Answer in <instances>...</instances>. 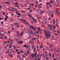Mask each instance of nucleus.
Listing matches in <instances>:
<instances>
[{
    "label": "nucleus",
    "mask_w": 60,
    "mask_h": 60,
    "mask_svg": "<svg viewBox=\"0 0 60 60\" xmlns=\"http://www.w3.org/2000/svg\"><path fill=\"white\" fill-rule=\"evenodd\" d=\"M1 33H3L4 34H6V32H4V31H2L1 32Z\"/></svg>",
    "instance_id": "4be33fe9"
},
{
    "label": "nucleus",
    "mask_w": 60,
    "mask_h": 60,
    "mask_svg": "<svg viewBox=\"0 0 60 60\" xmlns=\"http://www.w3.org/2000/svg\"><path fill=\"white\" fill-rule=\"evenodd\" d=\"M58 13L59 14L60 13V11H58Z\"/></svg>",
    "instance_id": "5fc2aeb1"
},
{
    "label": "nucleus",
    "mask_w": 60,
    "mask_h": 60,
    "mask_svg": "<svg viewBox=\"0 0 60 60\" xmlns=\"http://www.w3.org/2000/svg\"><path fill=\"white\" fill-rule=\"evenodd\" d=\"M52 27H53V26H52V25H51L50 26L51 28H52Z\"/></svg>",
    "instance_id": "09e8293b"
},
{
    "label": "nucleus",
    "mask_w": 60,
    "mask_h": 60,
    "mask_svg": "<svg viewBox=\"0 0 60 60\" xmlns=\"http://www.w3.org/2000/svg\"><path fill=\"white\" fill-rule=\"evenodd\" d=\"M38 30H41V28H38Z\"/></svg>",
    "instance_id": "c03bdc74"
},
{
    "label": "nucleus",
    "mask_w": 60,
    "mask_h": 60,
    "mask_svg": "<svg viewBox=\"0 0 60 60\" xmlns=\"http://www.w3.org/2000/svg\"><path fill=\"white\" fill-rule=\"evenodd\" d=\"M41 56H44V54H43L42 55H41Z\"/></svg>",
    "instance_id": "4d7b16f0"
},
{
    "label": "nucleus",
    "mask_w": 60,
    "mask_h": 60,
    "mask_svg": "<svg viewBox=\"0 0 60 60\" xmlns=\"http://www.w3.org/2000/svg\"><path fill=\"white\" fill-rule=\"evenodd\" d=\"M36 28H34V30L35 31H36Z\"/></svg>",
    "instance_id": "5701e85b"
},
{
    "label": "nucleus",
    "mask_w": 60,
    "mask_h": 60,
    "mask_svg": "<svg viewBox=\"0 0 60 60\" xmlns=\"http://www.w3.org/2000/svg\"><path fill=\"white\" fill-rule=\"evenodd\" d=\"M22 11L23 13H25L26 12V11Z\"/></svg>",
    "instance_id": "37998d69"
},
{
    "label": "nucleus",
    "mask_w": 60,
    "mask_h": 60,
    "mask_svg": "<svg viewBox=\"0 0 60 60\" xmlns=\"http://www.w3.org/2000/svg\"><path fill=\"white\" fill-rule=\"evenodd\" d=\"M5 12H3V15H5Z\"/></svg>",
    "instance_id": "3c124183"
},
{
    "label": "nucleus",
    "mask_w": 60,
    "mask_h": 60,
    "mask_svg": "<svg viewBox=\"0 0 60 60\" xmlns=\"http://www.w3.org/2000/svg\"><path fill=\"white\" fill-rule=\"evenodd\" d=\"M4 33H2V34L1 33L0 34V36H3V35H4Z\"/></svg>",
    "instance_id": "9b49d317"
},
{
    "label": "nucleus",
    "mask_w": 60,
    "mask_h": 60,
    "mask_svg": "<svg viewBox=\"0 0 60 60\" xmlns=\"http://www.w3.org/2000/svg\"><path fill=\"white\" fill-rule=\"evenodd\" d=\"M47 33H51V32H50L49 31H47Z\"/></svg>",
    "instance_id": "de8ad7c7"
},
{
    "label": "nucleus",
    "mask_w": 60,
    "mask_h": 60,
    "mask_svg": "<svg viewBox=\"0 0 60 60\" xmlns=\"http://www.w3.org/2000/svg\"><path fill=\"white\" fill-rule=\"evenodd\" d=\"M30 27L31 28H32L33 27V26H32V25L30 26Z\"/></svg>",
    "instance_id": "6e6d98bb"
},
{
    "label": "nucleus",
    "mask_w": 60,
    "mask_h": 60,
    "mask_svg": "<svg viewBox=\"0 0 60 60\" xmlns=\"http://www.w3.org/2000/svg\"><path fill=\"white\" fill-rule=\"evenodd\" d=\"M30 33H31V34H32V33H33V31H32V30H31L30 31Z\"/></svg>",
    "instance_id": "4c0bfd02"
},
{
    "label": "nucleus",
    "mask_w": 60,
    "mask_h": 60,
    "mask_svg": "<svg viewBox=\"0 0 60 60\" xmlns=\"http://www.w3.org/2000/svg\"><path fill=\"white\" fill-rule=\"evenodd\" d=\"M8 34H10V33H11L10 31H8Z\"/></svg>",
    "instance_id": "0e129e2a"
},
{
    "label": "nucleus",
    "mask_w": 60,
    "mask_h": 60,
    "mask_svg": "<svg viewBox=\"0 0 60 60\" xmlns=\"http://www.w3.org/2000/svg\"><path fill=\"white\" fill-rule=\"evenodd\" d=\"M31 6H34V4L33 3H32L31 4Z\"/></svg>",
    "instance_id": "58836bf2"
},
{
    "label": "nucleus",
    "mask_w": 60,
    "mask_h": 60,
    "mask_svg": "<svg viewBox=\"0 0 60 60\" xmlns=\"http://www.w3.org/2000/svg\"><path fill=\"white\" fill-rule=\"evenodd\" d=\"M27 52L28 54H30V52H28V51H27Z\"/></svg>",
    "instance_id": "2f4dec72"
},
{
    "label": "nucleus",
    "mask_w": 60,
    "mask_h": 60,
    "mask_svg": "<svg viewBox=\"0 0 60 60\" xmlns=\"http://www.w3.org/2000/svg\"><path fill=\"white\" fill-rule=\"evenodd\" d=\"M17 23H18V21H17V22H16V23H15V25H18Z\"/></svg>",
    "instance_id": "f8f14e48"
},
{
    "label": "nucleus",
    "mask_w": 60,
    "mask_h": 60,
    "mask_svg": "<svg viewBox=\"0 0 60 60\" xmlns=\"http://www.w3.org/2000/svg\"><path fill=\"white\" fill-rule=\"evenodd\" d=\"M24 23H26V22H27V21H26V20H24Z\"/></svg>",
    "instance_id": "9d476101"
},
{
    "label": "nucleus",
    "mask_w": 60,
    "mask_h": 60,
    "mask_svg": "<svg viewBox=\"0 0 60 60\" xmlns=\"http://www.w3.org/2000/svg\"><path fill=\"white\" fill-rule=\"evenodd\" d=\"M17 15L19 16H20V15H21V14L20 13H18L17 14Z\"/></svg>",
    "instance_id": "cd10ccee"
},
{
    "label": "nucleus",
    "mask_w": 60,
    "mask_h": 60,
    "mask_svg": "<svg viewBox=\"0 0 60 60\" xmlns=\"http://www.w3.org/2000/svg\"><path fill=\"white\" fill-rule=\"evenodd\" d=\"M15 4H17V5H19V4H18V3H15Z\"/></svg>",
    "instance_id": "a19ab883"
},
{
    "label": "nucleus",
    "mask_w": 60,
    "mask_h": 60,
    "mask_svg": "<svg viewBox=\"0 0 60 60\" xmlns=\"http://www.w3.org/2000/svg\"><path fill=\"white\" fill-rule=\"evenodd\" d=\"M31 43L32 44H33V43H34V41H32L31 42Z\"/></svg>",
    "instance_id": "774afa93"
},
{
    "label": "nucleus",
    "mask_w": 60,
    "mask_h": 60,
    "mask_svg": "<svg viewBox=\"0 0 60 60\" xmlns=\"http://www.w3.org/2000/svg\"><path fill=\"white\" fill-rule=\"evenodd\" d=\"M51 2L52 3H54V1H53V0H51Z\"/></svg>",
    "instance_id": "8fccbe9b"
},
{
    "label": "nucleus",
    "mask_w": 60,
    "mask_h": 60,
    "mask_svg": "<svg viewBox=\"0 0 60 60\" xmlns=\"http://www.w3.org/2000/svg\"><path fill=\"white\" fill-rule=\"evenodd\" d=\"M53 23L54 24H55V23H56V22H55V19H53Z\"/></svg>",
    "instance_id": "4468645a"
},
{
    "label": "nucleus",
    "mask_w": 60,
    "mask_h": 60,
    "mask_svg": "<svg viewBox=\"0 0 60 60\" xmlns=\"http://www.w3.org/2000/svg\"><path fill=\"white\" fill-rule=\"evenodd\" d=\"M25 24L26 25H29V23L28 22H27L25 23Z\"/></svg>",
    "instance_id": "2eb2a0df"
},
{
    "label": "nucleus",
    "mask_w": 60,
    "mask_h": 60,
    "mask_svg": "<svg viewBox=\"0 0 60 60\" xmlns=\"http://www.w3.org/2000/svg\"><path fill=\"white\" fill-rule=\"evenodd\" d=\"M28 34L29 35H31V33H29Z\"/></svg>",
    "instance_id": "052dcab7"
},
{
    "label": "nucleus",
    "mask_w": 60,
    "mask_h": 60,
    "mask_svg": "<svg viewBox=\"0 0 60 60\" xmlns=\"http://www.w3.org/2000/svg\"><path fill=\"white\" fill-rule=\"evenodd\" d=\"M5 21H7V19L6 18H5Z\"/></svg>",
    "instance_id": "a18cd8bd"
},
{
    "label": "nucleus",
    "mask_w": 60,
    "mask_h": 60,
    "mask_svg": "<svg viewBox=\"0 0 60 60\" xmlns=\"http://www.w3.org/2000/svg\"><path fill=\"white\" fill-rule=\"evenodd\" d=\"M51 15H52V14H54V13L53 11H49Z\"/></svg>",
    "instance_id": "20e7f679"
},
{
    "label": "nucleus",
    "mask_w": 60,
    "mask_h": 60,
    "mask_svg": "<svg viewBox=\"0 0 60 60\" xmlns=\"http://www.w3.org/2000/svg\"><path fill=\"white\" fill-rule=\"evenodd\" d=\"M39 47H40V48H42V46H39Z\"/></svg>",
    "instance_id": "bf43d9fd"
},
{
    "label": "nucleus",
    "mask_w": 60,
    "mask_h": 60,
    "mask_svg": "<svg viewBox=\"0 0 60 60\" xmlns=\"http://www.w3.org/2000/svg\"><path fill=\"white\" fill-rule=\"evenodd\" d=\"M23 34V33L22 32L21 33V35H22V34Z\"/></svg>",
    "instance_id": "ea45409f"
},
{
    "label": "nucleus",
    "mask_w": 60,
    "mask_h": 60,
    "mask_svg": "<svg viewBox=\"0 0 60 60\" xmlns=\"http://www.w3.org/2000/svg\"><path fill=\"white\" fill-rule=\"evenodd\" d=\"M54 56H55V55H54V54H52V57L53 58H54Z\"/></svg>",
    "instance_id": "72a5a7b5"
},
{
    "label": "nucleus",
    "mask_w": 60,
    "mask_h": 60,
    "mask_svg": "<svg viewBox=\"0 0 60 60\" xmlns=\"http://www.w3.org/2000/svg\"><path fill=\"white\" fill-rule=\"evenodd\" d=\"M12 47V45H10L9 47V49H11V47Z\"/></svg>",
    "instance_id": "a878e982"
},
{
    "label": "nucleus",
    "mask_w": 60,
    "mask_h": 60,
    "mask_svg": "<svg viewBox=\"0 0 60 60\" xmlns=\"http://www.w3.org/2000/svg\"><path fill=\"white\" fill-rule=\"evenodd\" d=\"M57 33H58V34H60V32H59V31H58V30L57 31Z\"/></svg>",
    "instance_id": "69168bd1"
},
{
    "label": "nucleus",
    "mask_w": 60,
    "mask_h": 60,
    "mask_svg": "<svg viewBox=\"0 0 60 60\" xmlns=\"http://www.w3.org/2000/svg\"><path fill=\"white\" fill-rule=\"evenodd\" d=\"M34 22L35 23H37V21H36V20H35L34 21Z\"/></svg>",
    "instance_id": "680f3d73"
},
{
    "label": "nucleus",
    "mask_w": 60,
    "mask_h": 60,
    "mask_svg": "<svg viewBox=\"0 0 60 60\" xmlns=\"http://www.w3.org/2000/svg\"><path fill=\"white\" fill-rule=\"evenodd\" d=\"M59 53L56 52H55V54L56 55V56H57V55H58V54H59Z\"/></svg>",
    "instance_id": "0eeeda50"
},
{
    "label": "nucleus",
    "mask_w": 60,
    "mask_h": 60,
    "mask_svg": "<svg viewBox=\"0 0 60 60\" xmlns=\"http://www.w3.org/2000/svg\"><path fill=\"white\" fill-rule=\"evenodd\" d=\"M56 26H53V28L54 29V28H56Z\"/></svg>",
    "instance_id": "e433bc0d"
},
{
    "label": "nucleus",
    "mask_w": 60,
    "mask_h": 60,
    "mask_svg": "<svg viewBox=\"0 0 60 60\" xmlns=\"http://www.w3.org/2000/svg\"><path fill=\"white\" fill-rule=\"evenodd\" d=\"M12 8H9V10H11V11H12Z\"/></svg>",
    "instance_id": "dca6fc26"
},
{
    "label": "nucleus",
    "mask_w": 60,
    "mask_h": 60,
    "mask_svg": "<svg viewBox=\"0 0 60 60\" xmlns=\"http://www.w3.org/2000/svg\"><path fill=\"white\" fill-rule=\"evenodd\" d=\"M19 35H20V36H21V35L20 34H17V35H18V36H19Z\"/></svg>",
    "instance_id": "79ce46f5"
},
{
    "label": "nucleus",
    "mask_w": 60,
    "mask_h": 60,
    "mask_svg": "<svg viewBox=\"0 0 60 60\" xmlns=\"http://www.w3.org/2000/svg\"><path fill=\"white\" fill-rule=\"evenodd\" d=\"M6 18L7 19H8V16H6Z\"/></svg>",
    "instance_id": "864d4df0"
},
{
    "label": "nucleus",
    "mask_w": 60,
    "mask_h": 60,
    "mask_svg": "<svg viewBox=\"0 0 60 60\" xmlns=\"http://www.w3.org/2000/svg\"><path fill=\"white\" fill-rule=\"evenodd\" d=\"M31 7H30L28 8V10H29L30 9H31Z\"/></svg>",
    "instance_id": "e2e57ef3"
},
{
    "label": "nucleus",
    "mask_w": 60,
    "mask_h": 60,
    "mask_svg": "<svg viewBox=\"0 0 60 60\" xmlns=\"http://www.w3.org/2000/svg\"><path fill=\"white\" fill-rule=\"evenodd\" d=\"M46 37V38H47V39H49V37H51V35L50 34H48V33H46L45 34Z\"/></svg>",
    "instance_id": "f257e3e1"
},
{
    "label": "nucleus",
    "mask_w": 60,
    "mask_h": 60,
    "mask_svg": "<svg viewBox=\"0 0 60 60\" xmlns=\"http://www.w3.org/2000/svg\"><path fill=\"white\" fill-rule=\"evenodd\" d=\"M20 55H19L17 56V58H19V57H20Z\"/></svg>",
    "instance_id": "b1692460"
},
{
    "label": "nucleus",
    "mask_w": 60,
    "mask_h": 60,
    "mask_svg": "<svg viewBox=\"0 0 60 60\" xmlns=\"http://www.w3.org/2000/svg\"><path fill=\"white\" fill-rule=\"evenodd\" d=\"M11 53H9V56H10L11 57H13V56L11 55Z\"/></svg>",
    "instance_id": "39448f33"
},
{
    "label": "nucleus",
    "mask_w": 60,
    "mask_h": 60,
    "mask_svg": "<svg viewBox=\"0 0 60 60\" xmlns=\"http://www.w3.org/2000/svg\"><path fill=\"white\" fill-rule=\"evenodd\" d=\"M42 12L41 10L39 11H38V13L40 15H42Z\"/></svg>",
    "instance_id": "f03ea898"
},
{
    "label": "nucleus",
    "mask_w": 60,
    "mask_h": 60,
    "mask_svg": "<svg viewBox=\"0 0 60 60\" xmlns=\"http://www.w3.org/2000/svg\"><path fill=\"white\" fill-rule=\"evenodd\" d=\"M20 53V52H17V55H19Z\"/></svg>",
    "instance_id": "aec40b11"
},
{
    "label": "nucleus",
    "mask_w": 60,
    "mask_h": 60,
    "mask_svg": "<svg viewBox=\"0 0 60 60\" xmlns=\"http://www.w3.org/2000/svg\"><path fill=\"white\" fill-rule=\"evenodd\" d=\"M10 45H12L13 44V43L12 42H10Z\"/></svg>",
    "instance_id": "bb28decb"
},
{
    "label": "nucleus",
    "mask_w": 60,
    "mask_h": 60,
    "mask_svg": "<svg viewBox=\"0 0 60 60\" xmlns=\"http://www.w3.org/2000/svg\"><path fill=\"white\" fill-rule=\"evenodd\" d=\"M23 18H22V17L21 16H20L19 17V19H23Z\"/></svg>",
    "instance_id": "6ab92c4d"
},
{
    "label": "nucleus",
    "mask_w": 60,
    "mask_h": 60,
    "mask_svg": "<svg viewBox=\"0 0 60 60\" xmlns=\"http://www.w3.org/2000/svg\"><path fill=\"white\" fill-rule=\"evenodd\" d=\"M16 52H18V49H16Z\"/></svg>",
    "instance_id": "338daca9"
},
{
    "label": "nucleus",
    "mask_w": 60,
    "mask_h": 60,
    "mask_svg": "<svg viewBox=\"0 0 60 60\" xmlns=\"http://www.w3.org/2000/svg\"><path fill=\"white\" fill-rule=\"evenodd\" d=\"M34 54H35V57H37L38 56V54L36 55V52Z\"/></svg>",
    "instance_id": "423d86ee"
},
{
    "label": "nucleus",
    "mask_w": 60,
    "mask_h": 60,
    "mask_svg": "<svg viewBox=\"0 0 60 60\" xmlns=\"http://www.w3.org/2000/svg\"><path fill=\"white\" fill-rule=\"evenodd\" d=\"M49 46L51 48H52V45H51V44Z\"/></svg>",
    "instance_id": "a211bd4d"
},
{
    "label": "nucleus",
    "mask_w": 60,
    "mask_h": 60,
    "mask_svg": "<svg viewBox=\"0 0 60 60\" xmlns=\"http://www.w3.org/2000/svg\"><path fill=\"white\" fill-rule=\"evenodd\" d=\"M39 6H38V7L39 9H41V6H40V5H38Z\"/></svg>",
    "instance_id": "c756f323"
},
{
    "label": "nucleus",
    "mask_w": 60,
    "mask_h": 60,
    "mask_svg": "<svg viewBox=\"0 0 60 60\" xmlns=\"http://www.w3.org/2000/svg\"><path fill=\"white\" fill-rule=\"evenodd\" d=\"M33 20L34 21H35V18H33Z\"/></svg>",
    "instance_id": "f704fd0d"
},
{
    "label": "nucleus",
    "mask_w": 60,
    "mask_h": 60,
    "mask_svg": "<svg viewBox=\"0 0 60 60\" xmlns=\"http://www.w3.org/2000/svg\"><path fill=\"white\" fill-rule=\"evenodd\" d=\"M39 30H37V34H38V33H39Z\"/></svg>",
    "instance_id": "412c9836"
},
{
    "label": "nucleus",
    "mask_w": 60,
    "mask_h": 60,
    "mask_svg": "<svg viewBox=\"0 0 60 60\" xmlns=\"http://www.w3.org/2000/svg\"><path fill=\"white\" fill-rule=\"evenodd\" d=\"M28 16L29 17H32V15H28Z\"/></svg>",
    "instance_id": "473e14b6"
},
{
    "label": "nucleus",
    "mask_w": 60,
    "mask_h": 60,
    "mask_svg": "<svg viewBox=\"0 0 60 60\" xmlns=\"http://www.w3.org/2000/svg\"><path fill=\"white\" fill-rule=\"evenodd\" d=\"M46 5H49V3H46Z\"/></svg>",
    "instance_id": "c9c22d12"
},
{
    "label": "nucleus",
    "mask_w": 60,
    "mask_h": 60,
    "mask_svg": "<svg viewBox=\"0 0 60 60\" xmlns=\"http://www.w3.org/2000/svg\"><path fill=\"white\" fill-rule=\"evenodd\" d=\"M24 46H22L23 47H25L26 48H28V47L29 46H27L26 45H24Z\"/></svg>",
    "instance_id": "7ed1b4c3"
},
{
    "label": "nucleus",
    "mask_w": 60,
    "mask_h": 60,
    "mask_svg": "<svg viewBox=\"0 0 60 60\" xmlns=\"http://www.w3.org/2000/svg\"><path fill=\"white\" fill-rule=\"evenodd\" d=\"M36 4H38L39 2H38L37 1H36Z\"/></svg>",
    "instance_id": "7c9ffc66"
},
{
    "label": "nucleus",
    "mask_w": 60,
    "mask_h": 60,
    "mask_svg": "<svg viewBox=\"0 0 60 60\" xmlns=\"http://www.w3.org/2000/svg\"><path fill=\"white\" fill-rule=\"evenodd\" d=\"M11 51V50L10 49H9L8 50V52L9 54H10V51Z\"/></svg>",
    "instance_id": "ddd939ff"
},
{
    "label": "nucleus",
    "mask_w": 60,
    "mask_h": 60,
    "mask_svg": "<svg viewBox=\"0 0 60 60\" xmlns=\"http://www.w3.org/2000/svg\"><path fill=\"white\" fill-rule=\"evenodd\" d=\"M36 39V38H33V40H35Z\"/></svg>",
    "instance_id": "49530a36"
},
{
    "label": "nucleus",
    "mask_w": 60,
    "mask_h": 60,
    "mask_svg": "<svg viewBox=\"0 0 60 60\" xmlns=\"http://www.w3.org/2000/svg\"><path fill=\"white\" fill-rule=\"evenodd\" d=\"M4 19V18H0V20H2V19Z\"/></svg>",
    "instance_id": "603ef678"
},
{
    "label": "nucleus",
    "mask_w": 60,
    "mask_h": 60,
    "mask_svg": "<svg viewBox=\"0 0 60 60\" xmlns=\"http://www.w3.org/2000/svg\"><path fill=\"white\" fill-rule=\"evenodd\" d=\"M32 56V57H34V56H35V54L34 53V54H32V55H31Z\"/></svg>",
    "instance_id": "f3484780"
},
{
    "label": "nucleus",
    "mask_w": 60,
    "mask_h": 60,
    "mask_svg": "<svg viewBox=\"0 0 60 60\" xmlns=\"http://www.w3.org/2000/svg\"><path fill=\"white\" fill-rule=\"evenodd\" d=\"M4 3L6 4H9V2H4Z\"/></svg>",
    "instance_id": "1a4fd4ad"
},
{
    "label": "nucleus",
    "mask_w": 60,
    "mask_h": 60,
    "mask_svg": "<svg viewBox=\"0 0 60 60\" xmlns=\"http://www.w3.org/2000/svg\"><path fill=\"white\" fill-rule=\"evenodd\" d=\"M23 42L22 41H21L18 42L19 43H21V44H22V43H23Z\"/></svg>",
    "instance_id": "6e6552de"
},
{
    "label": "nucleus",
    "mask_w": 60,
    "mask_h": 60,
    "mask_svg": "<svg viewBox=\"0 0 60 60\" xmlns=\"http://www.w3.org/2000/svg\"><path fill=\"white\" fill-rule=\"evenodd\" d=\"M44 32H45V33H47V31L46 30H44Z\"/></svg>",
    "instance_id": "393cba45"
},
{
    "label": "nucleus",
    "mask_w": 60,
    "mask_h": 60,
    "mask_svg": "<svg viewBox=\"0 0 60 60\" xmlns=\"http://www.w3.org/2000/svg\"><path fill=\"white\" fill-rule=\"evenodd\" d=\"M54 15V14L52 15L51 17H52V18H53V17H54V15Z\"/></svg>",
    "instance_id": "13d9d810"
},
{
    "label": "nucleus",
    "mask_w": 60,
    "mask_h": 60,
    "mask_svg": "<svg viewBox=\"0 0 60 60\" xmlns=\"http://www.w3.org/2000/svg\"><path fill=\"white\" fill-rule=\"evenodd\" d=\"M3 44H7V42H4L3 43Z\"/></svg>",
    "instance_id": "c85d7f7f"
}]
</instances>
